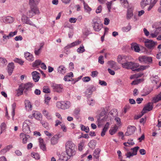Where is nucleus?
I'll list each match as a JSON object with an SVG mask.
<instances>
[{"label": "nucleus", "instance_id": "6", "mask_svg": "<svg viewBox=\"0 0 161 161\" xmlns=\"http://www.w3.org/2000/svg\"><path fill=\"white\" fill-rule=\"evenodd\" d=\"M139 60L141 62H144L146 63L150 64L153 61L152 58L151 57H148L147 56H142L139 57Z\"/></svg>", "mask_w": 161, "mask_h": 161}, {"label": "nucleus", "instance_id": "55", "mask_svg": "<svg viewBox=\"0 0 161 161\" xmlns=\"http://www.w3.org/2000/svg\"><path fill=\"white\" fill-rule=\"evenodd\" d=\"M82 80L84 82H88L90 80L91 78L90 77L86 76L83 77Z\"/></svg>", "mask_w": 161, "mask_h": 161}, {"label": "nucleus", "instance_id": "2", "mask_svg": "<svg viewBox=\"0 0 161 161\" xmlns=\"http://www.w3.org/2000/svg\"><path fill=\"white\" fill-rule=\"evenodd\" d=\"M109 107L106 108L107 110V112L104 110H103L99 114V116L97 118V122L98 126H100L102 125L103 122L107 118L108 116L107 114L108 113H110V111L108 110Z\"/></svg>", "mask_w": 161, "mask_h": 161}, {"label": "nucleus", "instance_id": "33", "mask_svg": "<svg viewBox=\"0 0 161 161\" xmlns=\"http://www.w3.org/2000/svg\"><path fill=\"white\" fill-rule=\"evenodd\" d=\"M161 100V92L155 97L153 98L154 103H156Z\"/></svg>", "mask_w": 161, "mask_h": 161}, {"label": "nucleus", "instance_id": "27", "mask_svg": "<svg viewBox=\"0 0 161 161\" xmlns=\"http://www.w3.org/2000/svg\"><path fill=\"white\" fill-rule=\"evenodd\" d=\"M25 102L26 109L28 111L31 110L32 109V105L30 102L28 100H26Z\"/></svg>", "mask_w": 161, "mask_h": 161}, {"label": "nucleus", "instance_id": "36", "mask_svg": "<svg viewBox=\"0 0 161 161\" xmlns=\"http://www.w3.org/2000/svg\"><path fill=\"white\" fill-rule=\"evenodd\" d=\"M118 129V126L115 124L111 129V135L114 134L117 131Z\"/></svg>", "mask_w": 161, "mask_h": 161}, {"label": "nucleus", "instance_id": "25", "mask_svg": "<svg viewBox=\"0 0 161 161\" xmlns=\"http://www.w3.org/2000/svg\"><path fill=\"white\" fill-rule=\"evenodd\" d=\"M3 20L6 23H11L14 21L13 18L9 16L3 18Z\"/></svg>", "mask_w": 161, "mask_h": 161}, {"label": "nucleus", "instance_id": "51", "mask_svg": "<svg viewBox=\"0 0 161 161\" xmlns=\"http://www.w3.org/2000/svg\"><path fill=\"white\" fill-rule=\"evenodd\" d=\"M154 30V32L155 34H156L158 35L159 33H161V27H158L157 28H156Z\"/></svg>", "mask_w": 161, "mask_h": 161}, {"label": "nucleus", "instance_id": "5", "mask_svg": "<svg viewBox=\"0 0 161 161\" xmlns=\"http://www.w3.org/2000/svg\"><path fill=\"white\" fill-rule=\"evenodd\" d=\"M31 10L27 12V15L30 17H31L35 14L39 13V10L37 6H35L30 5Z\"/></svg>", "mask_w": 161, "mask_h": 161}, {"label": "nucleus", "instance_id": "60", "mask_svg": "<svg viewBox=\"0 0 161 161\" xmlns=\"http://www.w3.org/2000/svg\"><path fill=\"white\" fill-rule=\"evenodd\" d=\"M41 49H38L37 50H36V49H35L34 51V53L36 55H38L41 52Z\"/></svg>", "mask_w": 161, "mask_h": 161}, {"label": "nucleus", "instance_id": "8", "mask_svg": "<svg viewBox=\"0 0 161 161\" xmlns=\"http://www.w3.org/2000/svg\"><path fill=\"white\" fill-rule=\"evenodd\" d=\"M145 46L148 48L151 49L155 45V42L152 40L147 39L144 42Z\"/></svg>", "mask_w": 161, "mask_h": 161}, {"label": "nucleus", "instance_id": "14", "mask_svg": "<svg viewBox=\"0 0 161 161\" xmlns=\"http://www.w3.org/2000/svg\"><path fill=\"white\" fill-rule=\"evenodd\" d=\"M54 91L58 92H61L63 89L62 86L60 85L54 84L52 86Z\"/></svg>", "mask_w": 161, "mask_h": 161}, {"label": "nucleus", "instance_id": "58", "mask_svg": "<svg viewBox=\"0 0 161 161\" xmlns=\"http://www.w3.org/2000/svg\"><path fill=\"white\" fill-rule=\"evenodd\" d=\"M123 3V6L125 7H126L128 5V3L127 0H121Z\"/></svg>", "mask_w": 161, "mask_h": 161}, {"label": "nucleus", "instance_id": "39", "mask_svg": "<svg viewBox=\"0 0 161 161\" xmlns=\"http://www.w3.org/2000/svg\"><path fill=\"white\" fill-rule=\"evenodd\" d=\"M118 113L116 109H114L111 110V115H112L113 117L118 116Z\"/></svg>", "mask_w": 161, "mask_h": 161}, {"label": "nucleus", "instance_id": "1", "mask_svg": "<svg viewBox=\"0 0 161 161\" xmlns=\"http://www.w3.org/2000/svg\"><path fill=\"white\" fill-rule=\"evenodd\" d=\"M129 58L126 56L119 55L117 58L118 62L121 64L123 67L127 69H131L133 71L138 72L143 70L148 67V66L141 65L139 68V64L138 63H135L132 62H128Z\"/></svg>", "mask_w": 161, "mask_h": 161}, {"label": "nucleus", "instance_id": "28", "mask_svg": "<svg viewBox=\"0 0 161 161\" xmlns=\"http://www.w3.org/2000/svg\"><path fill=\"white\" fill-rule=\"evenodd\" d=\"M152 0H142L141 2V5L142 8H143L145 7L147 5H148L151 3Z\"/></svg>", "mask_w": 161, "mask_h": 161}, {"label": "nucleus", "instance_id": "7", "mask_svg": "<svg viewBox=\"0 0 161 161\" xmlns=\"http://www.w3.org/2000/svg\"><path fill=\"white\" fill-rule=\"evenodd\" d=\"M22 21L23 23L29 25L31 26L36 27V25L31 21L26 15H23L22 17Z\"/></svg>", "mask_w": 161, "mask_h": 161}, {"label": "nucleus", "instance_id": "34", "mask_svg": "<svg viewBox=\"0 0 161 161\" xmlns=\"http://www.w3.org/2000/svg\"><path fill=\"white\" fill-rule=\"evenodd\" d=\"M100 152V150L99 149H95L93 153V157L96 159L98 158Z\"/></svg>", "mask_w": 161, "mask_h": 161}, {"label": "nucleus", "instance_id": "10", "mask_svg": "<svg viewBox=\"0 0 161 161\" xmlns=\"http://www.w3.org/2000/svg\"><path fill=\"white\" fill-rule=\"evenodd\" d=\"M139 148V147L138 146L131 148V150L132 151V153L129 152L125 154L127 158H130L131 157L133 156L134 155H136L137 154V152Z\"/></svg>", "mask_w": 161, "mask_h": 161}, {"label": "nucleus", "instance_id": "19", "mask_svg": "<svg viewBox=\"0 0 161 161\" xmlns=\"http://www.w3.org/2000/svg\"><path fill=\"white\" fill-rule=\"evenodd\" d=\"M7 67L9 75H11L14 68V64L13 63H9Z\"/></svg>", "mask_w": 161, "mask_h": 161}, {"label": "nucleus", "instance_id": "41", "mask_svg": "<svg viewBox=\"0 0 161 161\" xmlns=\"http://www.w3.org/2000/svg\"><path fill=\"white\" fill-rule=\"evenodd\" d=\"M31 156L35 159H39L40 158L39 154L37 153H33L31 154Z\"/></svg>", "mask_w": 161, "mask_h": 161}, {"label": "nucleus", "instance_id": "61", "mask_svg": "<svg viewBox=\"0 0 161 161\" xmlns=\"http://www.w3.org/2000/svg\"><path fill=\"white\" fill-rule=\"evenodd\" d=\"M40 147L41 149L43 151H45L46 150L45 145L44 143L39 144Z\"/></svg>", "mask_w": 161, "mask_h": 161}, {"label": "nucleus", "instance_id": "42", "mask_svg": "<svg viewBox=\"0 0 161 161\" xmlns=\"http://www.w3.org/2000/svg\"><path fill=\"white\" fill-rule=\"evenodd\" d=\"M112 68L115 70H117L119 69L118 66L116 65V63L111 60V68Z\"/></svg>", "mask_w": 161, "mask_h": 161}, {"label": "nucleus", "instance_id": "26", "mask_svg": "<svg viewBox=\"0 0 161 161\" xmlns=\"http://www.w3.org/2000/svg\"><path fill=\"white\" fill-rule=\"evenodd\" d=\"M133 15V14L132 9L130 8H128L126 14V18L127 19H130Z\"/></svg>", "mask_w": 161, "mask_h": 161}, {"label": "nucleus", "instance_id": "49", "mask_svg": "<svg viewBox=\"0 0 161 161\" xmlns=\"http://www.w3.org/2000/svg\"><path fill=\"white\" fill-rule=\"evenodd\" d=\"M84 144V142H81L79 144L78 149L80 151H81L82 150Z\"/></svg>", "mask_w": 161, "mask_h": 161}, {"label": "nucleus", "instance_id": "40", "mask_svg": "<svg viewBox=\"0 0 161 161\" xmlns=\"http://www.w3.org/2000/svg\"><path fill=\"white\" fill-rule=\"evenodd\" d=\"M85 51L84 47L83 45H81L77 49V52L79 53H82Z\"/></svg>", "mask_w": 161, "mask_h": 161}, {"label": "nucleus", "instance_id": "59", "mask_svg": "<svg viewBox=\"0 0 161 161\" xmlns=\"http://www.w3.org/2000/svg\"><path fill=\"white\" fill-rule=\"evenodd\" d=\"M99 84L102 86H106L107 85L106 82L103 80H99Z\"/></svg>", "mask_w": 161, "mask_h": 161}, {"label": "nucleus", "instance_id": "37", "mask_svg": "<svg viewBox=\"0 0 161 161\" xmlns=\"http://www.w3.org/2000/svg\"><path fill=\"white\" fill-rule=\"evenodd\" d=\"M80 127H81V129L82 130L84 131L86 133L89 132V129L88 126H85L83 125H81Z\"/></svg>", "mask_w": 161, "mask_h": 161}, {"label": "nucleus", "instance_id": "12", "mask_svg": "<svg viewBox=\"0 0 161 161\" xmlns=\"http://www.w3.org/2000/svg\"><path fill=\"white\" fill-rule=\"evenodd\" d=\"M29 117L31 119H32L33 117H34L37 120H40L42 118V115L39 112L33 111L32 112V115H30Z\"/></svg>", "mask_w": 161, "mask_h": 161}, {"label": "nucleus", "instance_id": "17", "mask_svg": "<svg viewBox=\"0 0 161 161\" xmlns=\"http://www.w3.org/2000/svg\"><path fill=\"white\" fill-rule=\"evenodd\" d=\"M22 130L24 132L27 134L31 132L29 126L25 122H24L23 124Z\"/></svg>", "mask_w": 161, "mask_h": 161}, {"label": "nucleus", "instance_id": "35", "mask_svg": "<svg viewBox=\"0 0 161 161\" xmlns=\"http://www.w3.org/2000/svg\"><path fill=\"white\" fill-rule=\"evenodd\" d=\"M40 0H29V4L30 5L35 6L38 4Z\"/></svg>", "mask_w": 161, "mask_h": 161}, {"label": "nucleus", "instance_id": "43", "mask_svg": "<svg viewBox=\"0 0 161 161\" xmlns=\"http://www.w3.org/2000/svg\"><path fill=\"white\" fill-rule=\"evenodd\" d=\"M143 79H139L135 80L133 81L131 83L132 85H136L140 83L141 81H143Z\"/></svg>", "mask_w": 161, "mask_h": 161}, {"label": "nucleus", "instance_id": "63", "mask_svg": "<svg viewBox=\"0 0 161 161\" xmlns=\"http://www.w3.org/2000/svg\"><path fill=\"white\" fill-rule=\"evenodd\" d=\"M14 39L16 41H21L23 39V38L21 36H16Z\"/></svg>", "mask_w": 161, "mask_h": 161}, {"label": "nucleus", "instance_id": "16", "mask_svg": "<svg viewBox=\"0 0 161 161\" xmlns=\"http://www.w3.org/2000/svg\"><path fill=\"white\" fill-rule=\"evenodd\" d=\"M153 108V103L149 102L144 107L142 111H150L152 110Z\"/></svg>", "mask_w": 161, "mask_h": 161}, {"label": "nucleus", "instance_id": "31", "mask_svg": "<svg viewBox=\"0 0 161 161\" xmlns=\"http://www.w3.org/2000/svg\"><path fill=\"white\" fill-rule=\"evenodd\" d=\"M73 74L72 72H70L69 74L64 76V80L65 81H70L72 79V77H73Z\"/></svg>", "mask_w": 161, "mask_h": 161}, {"label": "nucleus", "instance_id": "38", "mask_svg": "<svg viewBox=\"0 0 161 161\" xmlns=\"http://www.w3.org/2000/svg\"><path fill=\"white\" fill-rule=\"evenodd\" d=\"M114 120L115 121L116 123L119 126H120L121 125V121L120 118L118 116L114 117Z\"/></svg>", "mask_w": 161, "mask_h": 161}, {"label": "nucleus", "instance_id": "44", "mask_svg": "<svg viewBox=\"0 0 161 161\" xmlns=\"http://www.w3.org/2000/svg\"><path fill=\"white\" fill-rule=\"evenodd\" d=\"M83 2L85 9L87 11H90L91 10V8L89 7L88 4L86 3L84 1H83Z\"/></svg>", "mask_w": 161, "mask_h": 161}, {"label": "nucleus", "instance_id": "45", "mask_svg": "<svg viewBox=\"0 0 161 161\" xmlns=\"http://www.w3.org/2000/svg\"><path fill=\"white\" fill-rule=\"evenodd\" d=\"M131 28L130 25H128L126 27H125L122 28V30L124 32H128L129 31Z\"/></svg>", "mask_w": 161, "mask_h": 161}, {"label": "nucleus", "instance_id": "22", "mask_svg": "<svg viewBox=\"0 0 161 161\" xmlns=\"http://www.w3.org/2000/svg\"><path fill=\"white\" fill-rule=\"evenodd\" d=\"M131 48L132 50H134L136 52H139L140 51L138 45L136 43H132L131 44Z\"/></svg>", "mask_w": 161, "mask_h": 161}, {"label": "nucleus", "instance_id": "3", "mask_svg": "<svg viewBox=\"0 0 161 161\" xmlns=\"http://www.w3.org/2000/svg\"><path fill=\"white\" fill-rule=\"evenodd\" d=\"M92 26L94 30L96 31H99L103 27V25L100 19L97 17L93 19L92 20Z\"/></svg>", "mask_w": 161, "mask_h": 161}, {"label": "nucleus", "instance_id": "54", "mask_svg": "<svg viewBox=\"0 0 161 161\" xmlns=\"http://www.w3.org/2000/svg\"><path fill=\"white\" fill-rule=\"evenodd\" d=\"M1 130H5L6 129V125L5 122L2 123L0 126Z\"/></svg>", "mask_w": 161, "mask_h": 161}, {"label": "nucleus", "instance_id": "23", "mask_svg": "<svg viewBox=\"0 0 161 161\" xmlns=\"http://www.w3.org/2000/svg\"><path fill=\"white\" fill-rule=\"evenodd\" d=\"M22 86L21 85H20L18 88L16 90V95L18 97L22 95L23 94L24 90Z\"/></svg>", "mask_w": 161, "mask_h": 161}, {"label": "nucleus", "instance_id": "53", "mask_svg": "<svg viewBox=\"0 0 161 161\" xmlns=\"http://www.w3.org/2000/svg\"><path fill=\"white\" fill-rule=\"evenodd\" d=\"M102 8L101 5H99L97 8L96 12L97 14L100 13L102 11Z\"/></svg>", "mask_w": 161, "mask_h": 161}, {"label": "nucleus", "instance_id": "21", "mask_svg": "<svg viewBox=\"0 0 161 161\" xmlns=\"http://www.w3.org/2000/svg\"><path fill=\"white\" fill-rule=\"evenodd\" d=\"M66 149L75 148V145L71 141L67 142L65 144Z\"/></svg>", "mask_w": 161, "mask_h": 161}, {"label": "nucleus", "instance_id": "48", "mask_svg": "<svg viewBox=\"0 0 161 161\" xmlns=\"http://www.w3.org/2000/svg\"><path fill=\"white\" fill-rule=\"evenodd\" d=\"M41 63V61L40 60H36L33 64V67H37L38 66L40 65Z\"/></svg>", "mask_w": 161, "mask_h": 161}, {"label": "nucleus", "instance_id": "56", "mask_svg": "<svg viewBox=\"0 0 161 161\" xmlns=\"http://www.w3.org/2000/svg\"><path fill=\"white\" fill-rule=\"evenodd\" d=\"M51 98L49 97H45L44 99L45 103L47 105L48 104V103L50 101Z\"/></svg>", "mask_w": 161, "mask_h": 161}, {"label": "nucleus", "instance_id": "57", "mask_svg": "<svg viewBox=\"0 0 161 161\" xmlns=\"http://www.w3.org/2000/svg\"><path fill=\"white\" fill-rule=\"evenodd\" d=\"M98 74V72L97 71H93L92 72L91 75L93 77L97 76Z\"/></svg>", "mask_w": 161, "mask_h": 161}, {"label": "nucleus", "instance_id": "46", "mask_svg": "<svg viewBox=\"0 0 161 161\" xmlns=\"http://www.w3.org/2000/svg\"><path fill=\"white\" fill-rule=\"evenodd\" d=\"M95 145V142L94 140H92L90 141L88 144L89 147L92 148H94Z\"/></svg>", "mask_w": 161, "mask_h": 161}, {"label": "nucleus", "instance_id": "64", "mask_svg": "<svg viewBox=\"0 0 161 161\" xmlns=\"http://www.w3.org/2000/svg\"><path fill=\"white\" fill-rule=\"evenodd\" d=\"M17 31H15L13 32H10L9 34V37H12L14 35H16L17 34Z\"/></svg>", "mask_w": 161, "mask_h": 161}, {"label": "nucleus", "instance_id": "24", "mask_svg": "<svg viewBox=\"0 0 161 161\" xmlns=\"http://www.w3.org/2000/svg\"><path fill=\"white\" fill-rule=\"evenodd\" d=\"M25 57L26 59L29 61H33L34 58L33 55L28 52L25 53Z\"/></svg>", "mask_w": 161, "mask_h": 161}, {"label": "nucleus", "instance_id": "29", "mask_svg": "<svg viewBox=\"0 0 161 161\" xmlns=\"http://www.w3.org/2000/svg\"><path fill=\"white\" fill-rule=\"evenodd\" d=\"M136 130V128L134 126H129L127 129V130L131 135L133 134Z\"/></svg>", "mask_w": 161, "mask_h": 161}, {"label": "nucleus", "instance_id": "30", "mask_svg": "<svg viewBox=\"0 0 161 161\" xmlns=\"http://www.w3.org/2000/svg\"><path fill=\"white\" fill-rule=\"evenodd\" d=\"M42 114L47 119L50 120L52 119L51 115L46 110H44L43 111Z\"/></svg>", "mask_w": 161, "mask_h": 161}, {"label": "nucleus", "instance_id": "47", "mask_svg": "<svg viewBox=\"0 0 161 161\" xmlns=\"http://www.w3.org/2000/svg\"><path fill=\"white\" fill-rule=\"evenodd\" d=\"M43 92L45 93H49L50 92V90L48 86H45L43 88Z\"/></svg>", "mask_w": 161, "mask_h": 161}, {"label": "nucleus", "instance_id": "11", "mask_svg": "<svg viewBox=\"0 0 161 161\" xmlns=\"http://www.w3.org/2000/svg\"><path fill=\"white\" fill-rule=\"evenodd\" d=\"M96 90L95 87L93 85H91L85 92V96L87 97H90L92 93V92Z\"/></svg>", "mask_w": 161, "mask_h": 161}, {"label": "nucleus", "instance_id": "18", "mask_svg": "<svg viewBox=\"0 0 161 161\" xmlns=\"http://www.w3.org/2000/svg\"><path fill=\"white\" fill-rule=\"evenodd\" d=\"M75 148L66 149V153L69 158L75 154Z\"/></svg>", "mask_w": 161, "mask_h": 161}, {"label": "nucleus", "instance_id": "15", "mask_svg": "<svg viewBox=\"0 0 161 161\" xmlns=\"http://www.w3.org/2000/svg\"><path fill=\"white\" fill-rule=\"evenodd\" d=\"M57 71L59 74L64 75L66 72V69L64 66L60 65L58 67Z\"/></svg>", "mask_w": 161, "mask_h": 161}, {"label": "nucleus", "instance_id": "9", "mask_svg": "<svg viewBox=\"0 0 161 161\" xmlns=\"http://www.w3.org/2000/svg\"><path fill=\"white\" fill-rule=\"evenodd\" d=\"M22 87L24 90V93L26 94H27V91L29 90V89L32 87L33 85L32 83L31 82H28L25 84H21Z\"/></svg>", "mask_w": 161, "mask_h": 161}, {"label": "nucleus", "instance_id": "20", "mask_svg": "<svg viewBox=\"0 0 161 161\" xmlns=\"http://www.w3.org/2000/svg\"><path fill=\"white\" fill-rule=\"evenodd\" d=\"M29 136L28 135L25 134L23 133H21L20 134V137L23 138L22 143L23 144H26L27 142L28 138Z\"/></svg>", "mask_w": 161, "mask_h": 161}, {"label": "nucleus", "instance_id": "50", "mask_svg": "<svg viewBox=\"0 0 161 161\" xmlns=\"http://www.w3.org/2000/svg\"><path fill=\"white\" fill-rule=\"evenodd\" d=\"M14 61L16 63H19L21 65H22L24 62L22 60L18 58H15Z\"/></svg>", "mask_w": 161, "mask_h": 161}, {"label": "nucleus", "instance_id": "13", "mask_svg": "<svg viewBox=\"0 0 161 161\" xmlns=\"http://www.w3.org/2000/svg\"><path fill=\"white\" fill-rule=\"evenodd\" d=\"M31 74L34 81L35 82H38L40 78V74L36 71H34Z\"/></svg>", "mask_w": 161, "mask_h": 161}, {"label": "nucleus", "instance_id": "62", "mask_svg": "<svg viewBox=\"0 0 161 161\" xmlns=\"http://www.w3.org/2000/svg\"><path fill=\"white\" fill-rule=\"evenodd\" d=\"M146 112H142V114H140L139 115H135L134 117V119H137L141 118V117L144 114V113H145Z\"/></svg>", "mask_w": 161, "mask_h": 161}, {"label": "nucleus", "instance_id": "52", "mask_svg": "<svg viewBox=\"0 0 161 161\" xmlns=\"http://www.w3.org/2000/svg\"><path fill=\"white\" fill-rule=\"evenodd\" d=\"M98 62L101 64H103L104 62L103 60V56H101L98 58Z\"/></svg>", "mask_w": 161, "mask_h": 161}, {"label": "nucleus", "instance_id": "4", "mask_svg": "<svg viewBox=\"0 0 161 161\" xmlns=\"http://www.w3.org/2000/svg\"><path fill=\"white\" fill-rule=\"evenodd\" d=\"M71 105L70 102L68 101L58 102L56 103L57 107L63 109L69 108Z\"/></svg>", "mask_w": 161, "mask_h": 161}, {"label": "nucleus", "instance_id": "32", "mask_svg": "<svg viewBox=\"0 0 161 161\" xmlns=\"http://www.w3.org/2000/svg\"><path fill=\"white\" fill-rule=\"evenodd\" d=\"M57 136L55 135L51 138V144L53 145H54L56 144L58 142V139L57 138Z\"/></svg>", "mask_w": 161, "mask_h": 161}]
</instances>
